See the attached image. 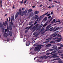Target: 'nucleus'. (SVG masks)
Segmentation results:
<instances>
[{
	"label": "nucleus",
	"instance_id": "obj_1",
	"mask_svg": "<svg viewBox=\"0 0 63 63\" xmlns=\"http://www.w3.org/2000/svg\"><path fill=\"white\" fill-rule=\"evenodd\" d=\"M5 22H3V24L4 26H6V25H7V29L8 30H10V31H12V27H13V28H15V25H13V21H12V19H11V22H10L9 24L10 26H8V24L7 23V21H5Z\"/></svg>",
	"mask_w": 63,
	"mask_h": 63
},
{
	"label": "nucleus",
	"instance_id": "obj_2",
	"mask_svg": "<svg viewBox=\"0 0 63 63\" xmlns=\"http://www.w3.org/2000/svg\"><path fill=\"white\" fill-rule=\"evenodd\" d=\"M57 54H58V53H53L52 54H51V56L52 55H53V56L52 57H53V58H58L59 57V56H57V55H57Z\"/></svg>",
	"mask_w": 63,
	"mask_h": 63
},
{
	"label": "nucleus",
	"instance_id": "obj_3",
	"mask_svg": "<svg viewBox=\"0 0 63 63\" xmlns=\"http://www.w3.org/2000/svg\"><path fill=\"white\" fill-rule=\"evenodd\" d=\"M27 12V10L26 9L25 11H23L22 13L21 16H23L24 15H26Z\"/></svg>",
	"mask_w": 63,
	"mask_h": 63
},
{
	"label": "nucleus",
	"instance_id": "obj_4",
	"mask_svg": "<svg viewBox=\"0 0 63 63\" xmlns=\"http://www.w3.org/2000/svg\"><path fill=\"white\" fill-rule=\"evenodd\" d=\"M55 34H56V33H54V34H52L51 35H50V37L49 38L47 39L46 40V41H47V40H51V39H52V36H53V35H55Z\"/></svg>",
	"mask_w": 63,
	"mask_h": 63
},
{
	"label": "nucleus",
	"instance_id": "obj_5",
	"mask_svg": "<svg viewBox=\"0 0 63 63\" xmlns=\"http://www.w3.org/2000/svg\"><path fill=\"white\" fill-rule=\"evenodd\" d=\"M18 15H19V12H17L16 13L15 16V19H16V18H17L18 16Z\"/></svg>",
	"mask_w": 63,
	"mask_h": 63
},
{
	"label": "nucleus",
	"instance_id": "obj_6",
	"mask_svg": "<svg viewBox=\"0 0 63 63\" xmlns=\"http://www.w3.org/2000/svg\"><path fill=\"white\" fill-rule=\"evenodd\" d=\"M50 25H51V24L49 25L46 27V31H47V30H48V29H49V28L51 27V26H50Z\"/></svg>",
	"mask_w": 63,
	"mask_h": 63
},
{
	"label": "nucleus",
	"instance_id": "obj_7",
	"mask_svg": "<svg viewBox=\"0 0 63 63\" xmlns=\"http://www.w3.org/2000/svg\"><path fill=\"white\" fill-rule=\"evenodd\" d=\"M34 50L35 51H36L37 50V51H39V48L38 47H35V48L34 49Z\"/></svg>",
	"mask_w": 63,
	"mask_h": 63
},
{
	"label": "nucleus",
	"instance_id": "obj_8",
	"mask_svg": "<svg viewBox=\"0 0 63 63\" xmlns=\"http://www.w3.org/2000/svg\"><path fill=\"white\" fill-rule=\"evenodd\" d=\"M50 56H51V55H50V56H44V57H43L42 58H45V59H46L47 58H48V57H50Z\"/></svg>",
	"mask_w": 63,
	"mask_h": 63
},
{
	"label": "nucleus",
	"instance_id": "obj_9",
	"mask_svg": "<svg viewBox=\"0 0 63 63\" xmlns=\"http://www.w3.org/2000/svg\"><path fill=\"white\" fill-rule=\"evenodd\" d=\"M51 44H49L47 45H46V47H51Z\"/></svg>",
	"mask_w": 63,
	"mask_h": 63
},
{
	"label": "nucleus",
	"instance_id": "obj_10",
	"mask_svg": "<svg viewBox=\"0 0 63 63\" xmlns=\"http://www.w3.org/2000/svg\"><path fill=\"white\" fill-rule=\"evenodd\" d=\"M60 29V28L59 27H58L56 29H55L53 31V32H54L55 31H57V30H58V29Z\"/></svg>",
	"mask_w": 63,
	"mask_h": 63
},
{
	"label": "nucleus",
	"instance_id": "obj_11",
	"mask_svg": "<svg viewBox=\"0 0 63 63\" xmlns=\"http://www.w3.org/2000/svg\"><path fill=\"white\" fill-rule=\"evenodd\" d=\"M52 48L53 49H57V46H53L52 47Z\"/></svg>",
	"mask_w": 63,
	"mask_h": 63
},
{
	"label": "nucleus",
	"instance_id": "obj_12",
	"mask_svg": "<svg viewBox=\"0 0 63 63\" xmlns=\"http://www.w3.org/2000/svg\"><path fill=\"white\" fill-rule=\"evenodd\" d=\"M9 34L10 36H12L13 35V32L12 31H10L9 32Z\"/></svg>",
	"mask_w": 63,
	"mask_h": 63
},
{
	"label": "nucleus",
	"instance_id": "obj_13",
	"mask_svg": "<svg viewBox=\"0 0 63 63\" xmlns=\"http://www.w3.org/2000/svg\"><path fill=\"white\" fill-rule=\"evenodd\" d=\"M44 17V15L43 14V15L40 16L39 18V19H41V18H43Z\"/></svg>",
	"mask_w": 63,
	"mask_h": 63
},
{
	"label": "nucleus",
	"instance_id": "obj_14",
	"mask_svg": "<svg viewBox=\"0 0 63 63\" xmlns=\"http://www.w3.org/2000/svg\"><path fill=\"white\" fill-rule=\"evenodd\" d=\"M26 45L27 46H29L30 45V43L29 42H27L26 43Z\"/></svg>",
	"mask_w": 63,
	"mask_h": 63
},
{
	"label": "nucleus",
	"instance_id": "obj_15",
	"mask_svg": "<svg viewBox=\"0 0 63 63\" xmlns=\"http://www.w3.org/2000/svg\"><path fill=\"white\" fill-rule=\"evenodd\" d=\"M49 42V40H48L43 42V44H47Z\"/></svg>",
	"mask_w": 63,
	"mask_h": 63
},
{
	"label": "nucleus",
	"instance_id": "obj_16",
	"mask_svg": "<svg viewBox=\"0 0 63 63\" xmlns=\"http://www.w3.org/2000/svg\"><path fill=\"white\" fill-rule=\"evenodd\" d=\"M33 23V21H31L29 23V25H31Z\"/></svg>",
	"mask_w": 63,
	"mask_h": 63
},
{
	"label": "nucleus",
	"instance_id": "obj_17",
	"mask_svg": "<svg viewBox=\"0 0 63 63\" xmlns=\"http://www.w3.org/2000/svg\"><path fill=\"white\" fill-rule=\"evenodd\" d=\"M4 36L5 38H7L8 37V33H5Z\"/></svg>",
	"mask_w": 63,
	"mask_h": 63
},
{
	"label": "nucleus",
	"instance_id": "obj_18",
	"mask_svg": "<svg viewBox=\"0 0 63 63\" xmlns=\"http://www.w3.org/2000/svg\"><path fill=\"white\" fill-rule=\"evenodd\" d=\"M61 40V39H58L56 40H55V41L56 42H60Z\"/></svg>",
	"mask_w": 63,
	"mask_h": 63
},
{
	"label": "nucleus",
	"instance_id": "obj_19",
	"mask_svg": "<svg viewBox=\"0 0 63 63\" xmlns=\"http://www.w3.org/2000/svg\"><path fill=\"white\" fill-rule=\"evenodd\" d=\"M19 12L20 14V15H21L22 13V11H21V10L20 9L19 11Z\"/></svg>",
	"mask_w": 63,
	"mask_h": 63
},
{
	"label": "nucleus",
	"instance_id": "obj_20",
	"mask_svg": "<svg viewBox=\"0 0 63 63\" xmlns=\"http://www.w3.org/2000/svg\"><path fill=\"white\" fill-rule=\"evenodd\" d=\"M33 26V24H32L28 28V29L29 30L30 29L31 30V28Z\"/></svg>",
	"mask_w": 63,
	"mask_h": 63
},
{
	"label": "nucleus",
	"instance_id": "obj_21",
	"mask_svg": "<svg viewBox=\"0 0 63 63\" xmlns=\"http://www.w3.org/2000/svg\"><path fill=\"white\" fill-rule=\"evenodd\" d=\"M39 11H36L34 13L35 14H38L39 13Z\"/></svg>",
	"mask_w": 63,
	"mask_h": 63
},
{
	"label": "nucleus",
	"instance_id": "obj_22",
	"mask_svg": "<svg viewBox=\"0 0 63 63\" xmlns=\"http://www.w3.org/2000/svg\"><path fill=\"white\" fill-rule=\"evenodd\" d=\"M47 23H46L43 25V27H45L46 26H47Z\"/></svg>",
	"mask_w": 63,
	"mask_h": 63
},
{
	"label": "nucleus",
	"instance_id": "obj_23",
	"mask_svg": "<svg viewBox=\"0 0 63 63\" xmlns=\"http://www.w3.org/2000/svg\"><path fill=\"white\" fill-rule=\"evenodd\" d=\"M33 15H34V13H31V14L30 16H33Z\"/></svg>",
	"mask_w": 63,
	"mask_h": 63
},
{
	"label": "nucleus",
	"instance_id": "obj_24",
	"mask_svg": "<svg viewBox=\"0 0 63 63\" xmlns=\"http://www.w3.org/2000/svg\"><path fill=\"white\" fill-rule=\"evenodd\" d=\"M55 41H53L50 42V44H52V43H55Z\"/></svg>",
	"mask_w": 63,
	"mask_h": 63
},
{
	"label": "nucleus",
	"instance_id": "obj_25",
	"mask_svg": "<svg viewBox=\"0 0 63 63\" xmlns=\"http://www.w3.org/2000/svg\"><path fill=\"white\" fill-rule=\"evenodd\" d=\"M12 19L13 21H14V16L13 15L12 17Z\"/></svg>",
	"mask_w": 63,
	"mask_h": 63
},
{
	"label": "nucleus",
	"instance_id": "obj_26",
	"mask_svg": "<svg viewBox=\"0 0 63 63\" xmlns=\"http://www.w3.org/2000/svg\"><path fill=\"white\" fill-rule=\"evenodd\" d=\"M60 59L59 58H57V59H54L53 60H60Z\"/></svg>",
	"mask_w": 63,
	"mask_h": 63
},
{
	"label": "nucleus",
	"instance_id": "obj_27",
	"mask_svg": "<svg viewBox=\"0 0 63 63\" xmlns=\"http://www.w3.org/2000/svg\"><path fill=\"white\" fill-rule=\"evenodd\" d=\"M3 26V24H2L1 23H0V27H2Z\"/></svg>",
	"mask_w": 63,
	"mask_h": 63
},
{
	"label": "nucleus",
	"instance_id": "obj_28",
	"mask_svg": "<svg viewBox=\"0 0 63 63\" xmlns=\"http://www.w3.org/2000/svg\"><path fill=\"white\" fill-rule=\"evenodd\" d=\"M35 19H37V18H38V15H35Z\"/></svg>",
	"mask_w": 63,
	"mask_h": 63
},
{
	"label": "nucleus",
	"instance_id": "obj_29",
	"mask_svg": "<svg viewBox=\"0 0 63 63\" xmlns=\"http://www.w3.org/2000/svg\"><path fill=\"white\" fill-rule=\"evenodd\" d=\"M60 51V50H59L58 51V53H62V52H61V51L59 52Z\"/></svg>",
	"mask_w": 63,
	"mask_h": 63
},
{
	"label": "nucleus",
	"instance_id": "obj_30",
	"mask_svg": "<svg viewBox=\"0 0 63 63\" xmlns=\"http://www.w3.org/2000/svg\"><path fill=\"white\" fill-rule=\"evenodd\" d=\"M58 63H63V62L62 61H58Z\"/></svg>",
	"mask_w": 63,
	"mask_h": 63
},
{
	"label": "nucleus",
	"instance_id": "obj_31",
	"mask_svg": "<svg viewBox=\"0 0 63 63\" xmlns=\"http://www.w3.org/2000/svg\"><path fill=\"white\" fill-rule=\"evenodd\" d=\"M39 34V33H38L37 34H36V35H35L34 36V37L36 38V37H37V36H38Z\"/></svg>",
	"mask_w": 63,
	"mask_h": 63
},
{
	"label": "nucleus",
	"instance_id": "obj_32",
	"mask_svg": "<svg viewBox=\"0 0 63 63\" xmlns=\"http://www.w3.org/2000/svg\"><path fill=\"white\" fill-rule=\"evenodd\" d=\"M51 53H47L46 55H45V56H46V55H49V54H51Z\"/></svg>",
	"mask_w": 63,
	"mask_h": 63
},
{
	"label": "nucleus",
	"instance_id": "obj_33",
	"mask_svg": "<svg viewBox=\"0 0 63 63\" xmlns=\"http://www.w3.org/2000/svg\"><path fill=\"white\" fill-rule=\"evenodd\" d=\"M32 9H29V10H28V12H29V13H30V12H32Z\"/></svg>",
	"mask_w": 63,
	"mask_h": 63
},
{
	"label": "nucleus",
	"instance_id": "obj_34",
	"mask_svg": "<svg viewBox=\"0 0 63 63\" xmlns=\"http://www.w3.org/2000/svg\"><path fill=\"white\" fill-rule=\"evenodd\" d=\"M36 30V28H34L32 31V32H34Z\"/></svg>",
	"mask_w": 63,
	"mask_h": 63
},
{
	"label": "nucleus",
	"instance_id": "obj_35",
	"mask_svg": "<svg viewBox=\"0 0 63 63\" xmlns=\"http://www.w3.org/2000/svg\"><path fill=\"white\" fill-rule=\"evenodd\" d=\"M38 47V49H39V50H40V49H41L42 48V47H40V46Z\"/></svg>",
	"mask_w": 63,
	"mask_h": 63
},
{
	"label": "nucleus",
	"instance_id": "obj_36",
	"mask_svg": "<svg viewBox=\"0 0 63 63\" xmlns=\"http://www.w3.org/2000/svg\"><path fill=\"white\" fill-rule=\"evenodd\" d=\"M57 37H55V38H53L52 39L53 40H56V39H57Z\"/></svg>",
	"mask_w": 63,
	"mask_h": 63
},
{
	"label": "nucleus",
	"instance_id": "obj_37",
	"mask_svg": "<svg viewBox=\"0 0 63 63\" xmlns=\"http://www.w3.org/2000/svg\"><path fill=\"white\" fill-rule=\"evenodd\" d=\"M55 52H56V51H53L51 52V54H52L53 53H55Z\"/></svg>",
	"mask_w": 63,
	"mask_h": 63
},
{
	"label": "nucleus",
	"instance_id": "obj_38",
	"mask_svg": "<svg viewBox=\"0 0 63 63\" xmlns=\"http://www.w3.org/2000/svg\"><path fill=\"white\" fill-rule=\"evenodd\" d=\"M53 17H51V19H50V20L49 21V22H50V21H51V20H52V19H53Z\"/></svg>",
	"mask_w": 63,
	"mask_h": 63
},
{
	"label": "nucleus",
	"instance_id": "obj_39",
	"mask_svg": "<svg viewBox=\"0 0 63 63\" xmlns=\"http://www.w3.org/2000/svg\"><path fill=\"white\" fill-rule=\"evenodd\" d=\"M48 13V12H47L46 13H45L44 14H43L44 16H46V15H47Z\"/></svg>",
	"mask_w": 63,
	"mask_h": 63
},
{
	"label": "nucleus",
	"instance_id": "obj_40",
	"mask_svg": "<svg viewBox=\"0 0 63 63\" xmlns=\"http://www.w3.org/2000/svg\"><path fill=\"white\" fill-rule=\"evenodd\" d=\"M61 56H62V57H63V54H59Z\"/></svg>",
	"mask_w": 63,
	"mask_h": 63
},
{
	"label": "nucleus",
	"instance_id": "obj_41",
	"mask_svg": "<svg viewBox=\"0 0 63 63\" xmlns=\"http://www.w3.org/2000/svg\"><path fill=\"white\" fill-rule=\"evenodd\" d=\"M35 17L33 16V17L31 19V20H33V19H35Z\"/></svg>",
	"mask_w": 63,
	"mask_h": 63
},
{
	"label": "nucleus",
	"instance_id": "obj_42",
	"mask_svg": "<svg viewBox=\"0 0 63 63\" xmlns=\"http://www.w3.org/2000/svg\"><path fill=\"white\" fill-rule=\"evenodd\" d=\"M47 17H46L44 18V20H45V21H46V20H47Z\"/></svg>",
	"mask_w": 63,
	"mask_h": 63
},
{
	"label": "nucleus",
	"instance_id": "obj_43",
	"mask_svg": "<svg viewBox=\"0 0 63 63\" xmlns=\"http://www.w3.org/2000/svg\"><path fill=\"white\" fill-rule=\"evenodd\" d=\"M23 2V0H22L20 2V3L22 4Z\"/></svg>",
	"mask_w": 63,
	"mask_h": 63
},
{
	"label": "nucleus",
	"instance_id": "obj_44",
	"mask_svg": "<svg viewBox=\"0 0 63 63\" xmlns=\"http://www.w3.org/2000/svg\"><path fill=\"white\" fill-rule=\"evenodd\" d=\"M45 45H38V46H40V47H41L42 46H45Z\"/></svg>",
	"mask_w": 63,
	"mask_h": 63
},
{
	"label": "nucleus",
	"instance_id": "obj_45",
	"mask_svg": "<svg viewBox=\"0 0 63 63\" xmlns=\"http://www.w3.org/2000/svg\"><path fill=\"white\" fill-rule=\"evenodd\" d=\"M35 26H33V27H32L31 28V30L32 29V30L34 29L35 28Z\"/></svg>",
	"mask_w": 63,
	"mask_h": 63
},
{
	"label": "nucleus",
	"instance_id": "obj_46",
	"mask_svg": "<svg viewBox=\"0 0 63 63\" xmlns=\"http://www.w3.org/2000/svg\"><path fill=\"white\" fill-rule=\"evenodd\" d=\"M62 39V37H60V38H58L57 39V40H58V39Z\"/></svg>",
	"mask_w": 63,
	"mask_h": 63
},
{
	"label": "nucleus",
	"instance_id": "obj_47",
	"mask_svg": "<svg viewBox=\"0 0 63 63\" xmlns=\"http://www.w3.org/2000/svg\"><path fill=\"white\" fill-rule=\"evenodd\" d=\"M56 34H55V35H54L53 36V37H55V36H57V34H56Z\"/></svg>",
	"mask_w": 63,
	"mask_h": 63
},
{
	"label": "nucleus",
	"instance_id": "obj_48",
	"mask_svg": "<svg viewBox=\"0 0 63 63\" xmlns=\"http://www.w3.org/2000/svg\"><path fill=\"white\" fill-rule=\"evenodd\" d=\"M39 26V24H38L36 26V27H38Z\"/></svg>",
	"mask_w": 63,
	"mask_h": 63
},
{
	"label": "nucleus",
	"instance_id": "obj_49",
	"mask_svg": "<svg viewBox=\"0 0 63 63\" xmlns=\"http://www.w3.org/2000/svg\"><path fill=\"white\" fill-rule=\"evenodd\" d=\"M37 23V21H35V23L34 24V25H36V24Z\"/></svg>",
	"mask_w": 63,
	"mask_h": 63
},
{
	"label": "nucleus",
	"instance_id": "obj_50",
	"mask_svg": "<svg viewBox=\"0 0 63 63\" xmlns=\"http://www.w3.org/2000/svg\"><path fill=\"white\" fill-rule=\"evenodd\" d=\"M26 2H27V1L26 0L23 2V3L24 4H26Z\"/></svg>",
	"mask_w": 63,
	"mask_h": 63
},
{
	"label": "nucleus",
	"instance_id": "obj_51",
	"mask_svg": "<svg viewBox=\"0 0 63 63\" xmlns=\"http://www.w3.org/2000/svg\"><path fill=\"white\" fill-rule=\"evenodd\" d=\"M33 46L34 47H37V44H35L33 45Z\"/></svg>",
	"mask_w": 63,
	"mask_h": 63
},
{
	"label": "nucleus",
	"instance_id": "obj_52",
	"mask_svg": "<svg viewBox=\"0 0 63 63\" xmlns=\"http://www.w3.org/2000/svg\"><path fill=\"white\" fill-rule=\"evenodd\" d=\"M55 28H56V27H55L53 28V29H53V30H54V29H55Z\"/></svg>",
	"mask_w": 63,
	"mask_h": 63
},
{
	"label": "nucleus",
	"instance_id": "obj_53",
	"mask_svg": "<svg viewBox=\"0 0 63 63\" xmlns=\"http://www.w3.org/2000/svg\"><path fill=\"white\" fill-rule=\"evenodd\" d=\"M10 20H11V17H9V21H10Z\"/></svg>",
	"mask_w": 63,
	"mask_h": 63
},
{
	"label": "nucleus",
	"instance_id": "obj_54",
	"mask_svg": "<svg viewBox=\"0 0 63 63\" xmlns=\"http://www.w3.org/2000/svg\"><path fill=\"white\" fill-rule=\"evenodd\" d=\"M27 32H28V30H26V31H25V33H26Z\"/></svg>",
	"mask_w": 63,
	"mask_h": 63
},
{
	"label": "nucleus",
	"instance_id": "obj_55",
	"mask_svg": "<svg viewBox=\"0 0 63 63\" xmlns=\"http://www.w3.org/2000/svg\"><path fill=\"white\" fill-rule=\"evenodd\" d=\"M51 15H53V12H52L51 13Z\"/></svg>",
	"mask_w": 63,
	"mask_h": 63
},
{
	"label": "nucleus",
	"instance_id": "obj_56",
	"mask_svg": "<svg viewBox=\"0 0 63 63\" xmlns=\"http://www.w3.org/2000/svg\"><path fill=\"white\" fill-rule=\"evenodd\" d=\"M36 32H35L33 34V35H35V34H36Z\"/></svg>",
	"mask_w": 63,
	"mask_h": 63
},
{
	"label": "nucleus",
	"instance_id": "obj_57",
	"mask_svg": "<svg viewBox=\"0 0 63 63\" xmlns=\"http://www.w3.org/2000/svg\"><path fill=\"white\" fill-rule=\"evenodd\" d=\"M51 16H49V17H48V18H49V19L50 18H51Z\"/></svg>",
	"mask_w": 63,
	"mask_h": 63
},
{
	"label": "nucleus",
	"instance_id": "obj_58",
	"mask_svg": "<svg viewBox=\"0 0 63 63\" xmlns=\"http://www.w3.org/2000/svg\"><path fill=\"white\" fill-rule=\"evenodd\" d=\"M58 22H60V21H61L60 20H59V19H58Z\"/></svg>",
	"mask_w": 63,
	"mask_h": 63
},
{
	"label": "nucleus",
	"instance_id": "obj_59",
	"mask_svg": "<svg viewBox=\"0 0 63 63\" xmlns=\"http://www.w3.org/2000/svg\"><path fill=\"white\" fill-rule=\"evenodd\" d=\"M42 6H43V5L42 4H41L39 6L40 7H42Z\"/></svg>",
	"mask_w": 63,
	"mask_h": 63
},
{
	"label": "nucleus",
	"instance_id": "obj_60",
	"mask_svg": "<svg viewBox=\"0 0 63 63\" xmlns=\"http://www.w3.org/2000/svg\"><path fill=\"white\" fill-rule=\"evenodd\" d=\"M50 14H47V16H50Z\"/></svg>",
	"mask_w": 63,
	"mask_h": 63
},
{
	"label": "nucleus",
	"instance_id": "obj_61",
	"mask_svg": "<svg viewBox=\"0 0 63 63\" xmlns=\"http://www.w3.org/2000/svg\"><path fill=\"white\" fill-rule=\"evenodd\" d=\"M60 46L61 47H63V45H60Z\"/></svg>",
	"mask_w": 63,
	"mask_h": 63
},
{
	"label": "nucleus",
	"instance_id": "obj_62",
	"mask_svg": "<svg viewBox=\"0 0 63 63\" xmlns=\"http://www.w3.org/2000/svg\"><path fill=\"white\" fill-rule=\"evenodd\" d=\"M61 35H59L58 36V37H61Z\"/></svg>",
	"mask_w": 63,
	"mask_h": 63
},
{
	"label": "nucleus",
	"instance_id": "obj_63",
	"mask_svg": "<svg viewBox=\"0 0 63 63\" xmlns=\"http://www.w3.org/2000/svg\"><path fill=\"white\" fill-rule=\"evenodd\" d=\"M56 20H55V19H54L53 20V21H54V22H55V21Z\"/></svg>",
	"mask_w": 63,
	"mask_h": 63
},
{
	"label": "nucleus",
	"instance_id": "obj_64",
	"mask_svg": "<svg viewBox=\"0 0 63 63\" xmlns=\"http://www.w3.org/2000/svg\"><path fill=\"white\" fill-rule=\"evenodd\" d=\"M43 26V24H42L40 25V27H42Z\"/></svg>",
	"mask_w": 63,
	"mask_h": 63
}]
</instances>
